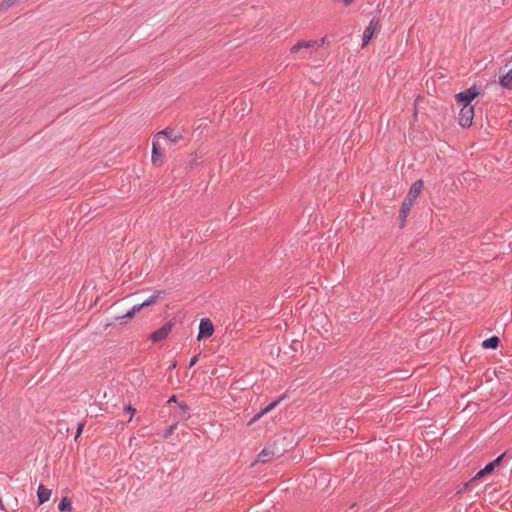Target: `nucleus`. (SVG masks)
I'll return each mask as SVG.
<instances>
[{
  "mask_svg": "<svg viewBox=\"0 0 512 512\" xmlns=\"http://www.w3.org/2000/svg\"><path fill=\"white\" fill-rule=\"evenodd\" d=\"M138 312H140V306H132L125 314L116 316L114 318L115 323L119 325L126 324L129 320H131Z\"/></svg>",
  "mask_w": 512,
  "mask_h": 512,
  "instance_id": "obj_7",
  "label": "nucleus"
},
{
  "mask_svg": "<svg viewBox=\"0 0 512 512\" xmlns=\"http://www.w3.org/2000/svg\"><path fill=\"white\" fill-rule=\"evenodd\" d=\"M423 184L424 183H423L422 179L416 180L411 185V187L405 197L408 198L409 200H413L415 202L423 188Z\"/></svg>",
  "mask_w": 512,
  "mask_h": 512,
  "instance_id": "obj_10",
  "label": "nucleus"
},
{
  "mask_svg": "<svg viewBox=\"0 0 512 512\" xmlns=\"http://www.w3.org/2000/svg\"><path fill=\"white\" fill-rule=\"evenodd\" d=\"M481 95V91L476 87V85H472L468 89L459 92L455 95V99L459 104L473 106L472 101Z\"/></svg>",
  "mask_w": 512,
  "mask_h": 512,
  "instance_id": "obj_2",
  "label": "nucleus"
},
{
  "mask_svg": "<svg viewBox=\"0 0 512 512\" xmlns=\"http://www.w3.org/2000/svg\"><path fill=\"white\" fill-rule=\"evenodd\" d=\"M499 83L503 88L512 90V68L506 74L499 77Z\"/></svg>",
  "mask_w": 512,
  "mask_h": 512,
  "instance_id": "obj_16",
  "label": "nucleus"
},
{
  "mask_svg": "<svg viewBox=\"0 0 512 512\" xmlns=\"http://www.w3.org/2000/svg\"><path fill=\"white\" fill-rule=\"evenodd\" d=\"M178 407H179L180 412H181L180 418L187 419V418L190 417V415H189V407H188V405L185 402H183V401L179 402L178 403Z\"/></svg>",
  "mask_w": 512,
  "mask_h": 512,
  "instance_id": "obj_20",
  "label": "nucleus"
},
{
  "mask_svg": "<svg viewBox=\"0 0 512 512\" xmlns=\"http://www.w3.org/2000/svg\"><path fill=\"white\" fill-rule=\"evenodd\" d=\"M176 366H177V361H173V362L170 364V366H169L168 370H173V369H175V368H176Z\"/></svg>",
  "mask_w": 512,
  "mask_h": 512,
  "instance_id": "obj_31",
  "label": "nucleus"
},
{
  "mask_svg": "<svg viewBox=\"0 0 512 512\" xmlns=\"http://www.w3.org/2000/svg\"><path fill=\"white\" fill-rule=\"evenodd\" d=\"M288 446L289 443L286 437L281 435L276 436L259 452L256 461L259 463H268L274 458H280L287 453L289 450Z\"/></svg>",
  "mask_w": 512,
  "mask_h": 512,
  "instance_id": "obj_1",
  "label": "nucleus"
},
{
  "mask_svg": "<svg viewBox=\"0 0 512 512\" xmlns=\"http://www.w3.org/2000/svg\"><path fill=\"white\" fill-rule=\"evenodd\" d=\"M474 115V106L462 105L458 117L459 125L463 128L470 127L472 125Z\"/></svg>",
  "mask_w": 512,
  "mask_h": 512,
  "instance_id": "obj_3",
  "label": "nucleus"
},
{
  "mask_svg": "<svg viewBox=\"0 0 512 512\" xmlns=\"http://www.w3.org/2000/svg\"><path fill=\"white\" fill-rule=\"evenodd\" d=\"M177 425L176 424H173L171 425L170 427H168L166 429V431L164 432L163 434V438L166 439L168 438L170 435H172L173 431L176 429Z\"/></svg>",
  "mask_w": 512,
  "mask_h": 512,
  "instance_id": "obj_22",
  "label": "nucleus"
},
{
  "mask_svg": "<svg viewBox=\"0 0 512 512\" xmlns=\"http://www.w3.org/2000/svg\"><path fill=\"white\" fill-rule=\"evenodd\" d=\"M488 474V472H485V468H482L480 471L477 472V474L472 478L471 481L474 482Z\"/></svg>",
  "mask_w": 512,
  "mask_h": 512,
  "instance_id": "obj_24",
  "label": "nucleus"
},
{
  "mask_svg": "<svg viewBox=\"0 0 512 512\" xmlns=\"http://www.w3.org/2000/svg\"><path fill=\"white\" fill-rule=\"evenodd\" d=\"M504 456H505V454H501L497 458H495L493 461L487 463L484 466L485 472H488L489 474H491L494 471V469L501 463Z\"/></svg>",
  "mask_w": 512,
  "mask_h": 512,
  "instance_id": "obj_18",
  "label": "nucleus"
},
{
  "mask_svg": "<svg viewBox=\"0 0 512 512\" xmlns=\"http://www.w3.org/2000/svg\"><path fill=\"white\" fill-rule=\"evenodd\" d=\"M500 344V338L498 336H491L487 339H485L483 342H482V347L484 349H497L498 346Z\"/></svg>",
  "mask_w": 512,
  "mask_h": 512,
  "instance_id": "obj_15",
  "label": "nucleus"
},
{
  "mask_svg": "<svg viewBox=\"0 0 512 512\" xmlns=\"http://www.w3.org/2000/svg\"><path fill=\"white\" fill-rule=\"evenodd\" d=\"M380 20L377 15H375L369 22L368 26L365 28L364 33L369 34L371 36L374 35L376 29L379 27Z\"/></svg>",
  "mask_w": 512,
  "mask_h": 512,
  "instance_id": "obj_17",
  "label": "nucleus"
},
{
  "mask_svg": "<svg viewBox=\"0 0 512 512\" xmlns=\"http://www.w3.org/2000/svg\"><path fill=\"white\" fill-rule=\"evenodd\" d=\"M198 361V355L193 356L189 361V367H193Z\"/></svg>",
  "mask_w": 512,
  "mask_h": 512,
  "instance_id": "obj_28",
  "label": "nucleus"
},
{
  "mask_svg": "<svg viewBox=\"0 0 512 512\" xmlns=\"http://www.w3.org/2000/svg\"><path fill=\"white\" fill-rule=\"evenodd\" d=\"M168 403H176L178 405V400H177V396L176 395H172L169 397L168 399Z\"/></svg>",
  "mask_w": 512,
  "mask_h": 512,
  "instance_id": "obj_29",
  "label": "nucleus"
},
{
  "mask_svg": "<svg viewBox=\"0 0 512 512\" xmlns=\"http://www.w3.org/2000/svg\"><path fill=\"white\" fill-rule=\"evenodd\" d=\"M488 474V472H485V468H482L480 471L477 472V474L472 478L471 481L474 482Z\"/></svg>",
  "mask_w": 512,
  "mask_h": 512,
  "instance_id": "obj_23",
  "label": "nucleus"
},
{
  "mask_svg": "<svg viewBox=\"0 0 512 512\" xmlns=\"http://www.w3.org/2000/svg\"><path fill=\"white\" fill-rule=\"evenodd\" d=\"M58 509L61 512H64L66 510H68V511L72 510V503H71L70 498L67 496L62 497L58 504Z\"/></svg>",
  "mask_w": 512,
  "mask_h": 512,
  "instance_id": "obj_19",
  "label": "nucleus"
},
{
  "mask_svg": "<svg viewBox=\"0 0 512 512\" xmlns=\"http://www.w3.org/2000/svg\"><path fill=\"white\" fill-rule=\"evenodd\" d=\"M313 47H319L318 41L316 40H309V41H298L296 44H294L290 51L291 53H297L300 49L303 48H313Z\"/></svg>",
  "mask_w": 512,
  "mask_h": 512,
  "instance_id": "obj_12",
  "label": "nucleus"
},
{
  "mask_svg": "<svg viewBox=\"0 0 512 512\" xmlns=\"http://www.w3.org/2000/svg\"><path fill=\"white\" fill-rule=\"evenodd\" d=\"M327 42V36L321 38L320 42H318L319 47Z\"/></svg>",
  "mask_w": 512,
  "mask_h": 512,
  "instance_id": "obj_30",
  "label": "nucleus"
},
{
  "mask_svg": "<svg viewBox=\"0 0 512 512\" xmlns=\"http://www.w3.org/2000/svg\"><path fill=\"white\" fill-rule=\"evenodd\" d=\"M51 496V490L44 487L42 484L37 489L38 504L41 505L49 500Z\"/></svg>",
  "mask_w": 512,
  "mask_h": 512,
  "instance_id": "obj_14",
  "label": "nucleus"
},
{
  "mask_svg": "<svg viewBox=\"0 0 512 512\" xmlns=\"http://www.w3.org/2000/svg\"><path fill=\"white\" fill-rule=\"evenodd\" d=\"M165 294L164 290H157L143 302L136 304V306H140V311L148 306H151L157 302L161 295Z\"/></svg>",
  "mask_w": 512,
  "mask_h": 512,
  "instance_id": "obj_11",
  "label": "nucleus"
},
{
  "mask_svg": "<svg viewBox=\"0 0 512 512\" xmlns=\"http://www.w3.org/2000/svg\"><path fill=\"white\" fill-rule=\"evenodd\" d=\"M174 325L175 322L173 320L166 322L162 327L152 332L149 336V339L153 342H160L166 339Z\"/></svg>",
  "mask_w": 512,
  "mask_h": 512,
  "instance_id": "obj_4",
  "label": "nucleus"
},
{
  "mask_svg": "<svg viewBox=\"0 0 512 512\" xmlns=\"http://www.w3.org/2000/svg\"><path fill=\"white\" fill-rule=\"evenodd\" d=\"M124 410L131 413L132 415L136 412V409L130 404L125 405Z\"/></svg>",
  "mask_w": 512,
  "mask_h": 512,
  "instance_id": "obj_27",
  "label": "nucleus"
},
{
  "mask_svg": "<svg viewBox=\"0 0 512 512\" xmlns=\"http://www.w3.org/2000/svg\"><path fill=\"white\" fill-rule=\"evenodd\" d=\"M196 165H197L196 160L191 161V162H190V164H189V166H190V168H191V169H192L194 166H196Z\"/></svg>",
  "mask_w": 512,
  "mask_h": 512,
  "instance_id": "obj_32",
  "label": "nucleus"
},
{
  "mask_svg": "<svg viewBox=\"0 0 512 512\" xmlns=\"http://www.w3.org/2000/svg\"><path fill=\"white\" fill-rule=\"evenodd\" d=\"M373 36L369 35V34H366L363 32V36H362V47H365L369 42L370 40L372 39Z\"/></svg>",
  "mask_w": 512,
  "mask_h": 512,
  "instance_id": "obj_25",
  "label": "nucleus"
},
{
  "mask_svg": "<svg viewBox=\"0 0 512 512\" xmlns=\"http://www.w3.org/2000/svg\"><path fill=\"white\" fill-rule=\"evenodd\" d=\"M285 397H286V394H283V395L279 396L277 399L273 400L265 408L261 409L260 412L255 414L254 417L251 419V422L257 421L264 414H266V413L270 412L271 410H273Z\"/></svg>",
  "mask_w": 512,
  "mask_h": 512,
  "instance_id": "obj_9",
  "label": "nucleus"
},
{
  "mask_svg": "<svg viewBox=\"0 0 512 512\" xmlns=\"http://www.w3.org/2000/svg\"><path fill=\"white\" fill-rule=\"evenodd\" d=\"M215 329L209 318H202L199 322L197 339L202 340L213 335Z\"/></svg>",
  "mask_w": 512,
  "mask_h": 512,
  "instance_id": "obj_5",
  "label": "nucleus"
},
{
  "mask_svg": "<svg viewBox=\"0 0 512 512\" xmlns=\"http://www.w3.org/2000/svg\"><path fill=\"white\" fill-rule=\"evenodd\" d=\"M163 154L162 149L159 145V143L155 140L152 141V154H151V161L154 166H161L163 163Z\"/></svg>",
  "mask_w": 512,
  "mask_h": 512,
  "instance_id": "obj_6",
  "label": "nucleus"
},
{
  "mask_svg": "<svg viewBox=\"0 0 512 512\" xmlns=\"http://www.w3.org/2000/svg\"><path fill=\"white\" fill-rule=\"evenodd\" d=\"M84 425H85L84 423H79L78 424L75 438H78L81 435V433L83 431V428H84Z\"/></svg>",
  "mask_w": 512,
  "mask_h": 512,
  "instance_id": "obj_26",
  "label": "nucleus"
},
{
  "mask_svg": "<svg viewBox=\"0 0 512 512\" xmlns=\"http://www.w3.org/2000/svg\"><path fill=\"white\" fill-rule=\"evenodd\" d=\"M164 135L167 139H169L173 143H177L179 140L182 139V135L179 132H175L171 128H165L157 133V135Z\"/></svg>",
  "mask_w": 512,
  "mask_h": 512,
  "instance_id": "obj_13",
  "label": "nucleus"
},
{
  "mask_svg": "<svg viewBox=\"0 0 512 512\" xmlns=\"http://www.w3.org/2000/svg\"><path fill=\"white\" fill-rule=\"evenodd\" d=\"M414 203L415 202L413 200H409L406 197L404 198L402 205L400 207V211H399V219L401 222V224H400L401 227L404 226L407 215H408L409 211L411 210Z\"/></svg>",
  "mask_w": 512,
  "mask_h": 512,
  "instance_id": "obj_8",
  "label": "nucleus"
},
{
  "mask_svg": "<svg viewBox=\"0 0 512 512\" xmlns=\"http://www.w3.org/2000/svg\"><path fill=\"white\" fill-rule=\"evenodd\" d=\"M18 0H3L0 3V11H5L11 6H13Z\"/></svg>",
  "mask_w": 512,
  "mask_h": 512,
  "instance_id": "obj_21",
  "label": "nucleus"
}]
</instances>
